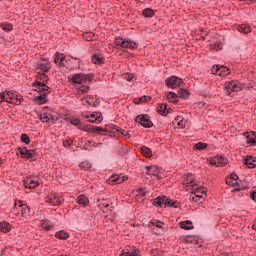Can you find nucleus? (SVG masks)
Returning a JSON list of instances; mask_svg holds the SVG:
<instances>
[{
  "mask_svg": "<svg viewBox=\"0 0 256 256\" xmlns=\"http://www.w3.org/2000/svg\"><path fill=\"white\" fill-rule=\"evenodd\" d=\"M64 147H68V149H71V142L69 140H66L63 142Z\"/></svg>",
  "mask_w": 256,
  "mask_h": 256,
  "instance_id": "774afa93",
  "label": "nucleus"
},
{
  "mask_svg": "<svg viewBox=\"0 0 256 256\" xmlns=\"http://www.w3.org/2000/svg\"><path fill=\"white\" fill-rule=\"evenodd\" d=\"M209 147V144L205 142H198L194 145L193 149L194 151H203V149H207Z\"/></svg>",
  "mask_w": 256,
  "mask_h": 256,
  "instance_id": "72a5a7b5",
  "label": "nucleus"
},
{
  "mask_svg": "<svg viewBox=\"0 0 256 256\" xmlns=\"http://www.w3.org/2000/svg\"><path fill=\"white\" fill-rule=\"evenodd\" d=\"M194 197H192V201L194 203H197L200 199H203V195H207V191L205 190V187H198L194 190Z\"/></svg>",
  "mask_w": 256,
  "mask_h": 256,
  "instance_id": "4468645a",
  "label": "nucleus"
},
{
  "mask_svg": "<svg viewBox=\"0 0 256 256\" xmlns=\"http://www.w3.org/2000/svg\"><path fill=\"white\" fill-rule=\"evenodd\" d=\"M21 142L25 143V145H29V143H31V138H29V135L27 134H21Z\"/></svg>",
  "mask_w": 256,
  "mask_h": 256,
  "instance_id": "79ce46f5",
  "label": "nucleus"
},
{
  "mask_svg": "<svg viewBox=\"0 0 256 256\" xmlns=\"http://www.w3.org/2000/svg\"><path fill=\"white\" fill-rule=\"evenodd\" d=\"M79 167H80L81 169H91L92 164H91V162L85 160V161H83L82 163H80Z\"/></svg>",
  "mask_w": 256,
  "mask_h": 256,
  "instance_id": "37998d69",
  "label": "nucleus"
},
{
  "mask_svg": "<svg viewBox=\"0 0 256 256\" xmlns=\"http://www.w3.org/2000/svg\"><path fill=\"white\" fill-rule=\"evenodd\" d=\"M22 101H24L23 96L17 91H8L6 93L7 103H13V105H21Z\"/></svg>",
  "mask_w": 256,
  "mask_h": 256,
  "instance_id": "20e7f679",
  "label": "nucleus"
},
{
  "mask_svg": "<svg viewBox=\"0 0 256 256\" xmlns=\"http://www.w3.org/2000/svg\"><path fill=\"white\" fill-rule=\"evenodd\" d=\"M135 123H139L145 129H151L153 127V121H151V116L149 114H140L134 119Z\"/></svg>",
  "mask_w": 256,
  "mask_h": 256,
  "instance_id": "7ed1b4c3",
  "label": "nucleus"
},
{
  "mask_svg": "<svg viewBox=\"0 0 256 256\" xmlns=\"http://www.w3.org/2000/svg\"><path fill=\"white\" fill-rule=\"evenodd\" d=\"M40 121L42 123H52V125H55V121L59 120V117L53 113V111L44 112L43 114L39 115Z\"/></svg>",
  "mask_w": 256,
  "mask_h": 256,
  "instance_id": "423d86ee",
  "label": "nucleus"
},
{
  "mask_svg": "<svg viewBox=\"0 0 256 256\" xmlns=\"http://www.w3.org/2000/svg\"><path fill=\"white\" fill-rule=\"evenodd\" d=\"M109 181H111V183L121 184L125 181V176L114 174L110 177Z\"/></svg>",
  "mask_w": 256,
  "mask_h": 256,
  "instance_id": "393cba45",
  "label": "nucleus"
},
{
  "mask_svg": "<svg viewBox=\"0 0 256 256\" xmlns=\"http://www.w3.org/2000/svg\"><path fill=\"white\" fill-rule=\"evenodd\" d=\"M46 203H51L52 205L57 206L61 205V203H63V200H61V198H59L57 194H50L46 198Z\"/></svg>",
  "mask_w": 256,
  "mask_h": 256,
  "instance_id": "a211bd4d",
  "label": "nucleus"
},
{
  "mask_svg": "<svg viewBox=\"0 0 256 256\" xmlns=\"http://www.w3.org/2000/svg\"><path fill=\"white\" fill-rule=\"evenodd\" d=\"M243 163L244 165H246V167H248V169H255L256 167V157L255 156H251V155H247L244 159H243Z\"/></svg>",
  "mask_w": 256,
  "mask_h": 256,
  "instance_id": "dca6fc26",
  "label": "nucleus"
},
{
  "mask_svg": "<svg viewBox=\"0 0 256 256\" xmlns=\"http://www.w3.org/2000/svg\"><path fill=\"white\" fill-rule=\"evenodd\" d=\"M124 79H126V81H133V79H135V75H133L132 73H126L124 75Z\"/></svg>",
  "mask_w": 256,
  "mask_h": 256,
  "instance_id": "864d4df0",
  "label": "nucleus"
},
{
  "mask_svg": "<svg viewBox=\"0 0 256 256\" xmlns=\"http://www.w3.org/2000/svg\"><path fill=\"white\" fill-rule=\"evenodd\" d=\"M46 72H38V75L40 76V81H42V83H47V81H49V76H47V74H45Z\"/></svg>",
  "mask_w": 256,
  "mask_h": 256,
  "instance_id": "c03bdc74",
  "label": "nucleus"
},
{
  "mask_svg": "<svg viewBox=\"0 0 256 256\" xmlns=\"http://www.w3.org/2000/svg\"><path fill=\"white\" fill-rule=\"evenodd\" d=\"M144 17H155V10L151 8H146L142 11Z\"/></svg>",
  "mask_w": 256,
  "mask_h": 256,
  "instance_id": "c9c22d12",
  "label": "nucleus"
},
{
  "mask_svg": "<svg viewBox=\"0 0 256 256\" xmlns=\"http://www.w3.org/2000/svg\"><path fill=\"white\" fill-rule=\"evenodd\" d=\"M180 228L185 229V231H191L193 229V222L191 220H186L180 222Z\"/></svg>",
  "mask_w": 256,
  "mask_h": 256,
  "instance_id": "cd10ccee",
  "label": "nucleus"
},
{
  "mask_svg": "<svg viewBox=\"0 0 256 256\" xmlns=\"http://www.w3.org/2000/svg\"><path fill=\"white\" fill-rule=\"evenodd\" d=\"M51 93V91L48 92H39L40 95L36 96L34 98L35 103L38 105H45L49 100L47 99V95Z\"/></svg>",
  "mask_w": 256,
  "mask_h": 256,
  "instance_id": "2eb2a0df",
  "label": "nucleus"
},
{
  "mask_svg": "<svg viewBox=\"0 0 256 256\" xmlns=\"http://www.w3.org/2000/svg\"><path fill=\"white\" fill-rule=\"evenodd\" d=\"M183 185L186 187H197V180L193 178V175H186L184 176Z\"/></svg>",
  "mask_w": 256,
  "mask_h": 256,
  "instance_id": "f3484780",
  "label": "nucleus"
},
{
  "mask_svg": "<svg viewBox=\"0 0 256 256\" xmlns=\"http://www.w3.org/2000/svg\"><path fill=\"white\" fill-rule=\"evenodd\" d=\"M189 95H191V93H189V90H187L185 88H181L178 91V98L179 99H189Z\"/></svg>",
  "mask_w": 256,
  "mask_h": 256,
  "instance_id": "7c9ffc66",
  "label": "nucleus"
},
{
  "mask_svg": "<svg viewBox=\"0 0 256 256\" xmlns=\"http://www.w3.org/2000/svg\"><path fill=\"white\" fill-rule=\"evenodd\" d=\"M69 83H73V85H83L85 83V74L84 73H76L71 78H68Z\"/></svg>",
  "mask_w": 256,
  "mask_h": 256,
  "instance_id": "f8f14e48",
  "label": "nucleus"
},
{
  "mask_svg": "<svg viewBox=\"0 0 256 256\" xmlns=\"http://www.w3.org/2000/svg\"><path fill=\"white\" fill-rule=\"evenodd\" d=\"M213 75H219L220 77H227V75L231 74V70L225 66H221L219 64L214 65L211 69Z\"/></svg>",
  "mask_w": 256,
  "mask_h": 256,
  "instance_id": "0eeeda50",
  "label": "nucleus"
},
{
  "mask_svg": "<svg viewBox=\"0 0 256 256\" xmlns=\"http://www.w3.org/2000/svg\"><path fill=\"white\" fill-rule=\"evenodd\" d=\"M55 237H56V239H60V241H67V239H69L70 235H69V232H67L65 230H60L55 233Z\"/></svg>",
  "mask_w": 256,
  "mask_h": 256,
  "instance_id": "4be33fe9",
  "label": "nucleus"
},
{
  "mask_svg": "<svg viewBox=\"0 0 256 256\" xmlns=\"http://www.w3.org/2000/svg\"><path fill=\"white\" fill-rule=\"evenodd\" d=\"M246 140H247L248 145H252L253 147H255V145H256V140H255V138L252 136V134L248 135V136L246 137Z\"/></svg>",
  "mask_w": 256,
  "mask_h": 256,
  "instance_id": "a18cd8bd",
  "label": "nucleus"
},
{
  "mask_svg": "<svg viewBox=\"0 0 256 256\" xmlns=\"http://www.w3.org/2000/svg\"><path fill=\"white\" fill-rule=\"evenodd\" d=\"M81 131H85L86 133H97V135H107L103 133L105 130H103L102 127L94 126L91 124H83Z\"/></svg>",
  "mask_w": 256,
  "mask_h": 256,
  "instance_id": "9d476101",
  "label": "nucleus"
},
{
  "mask_svg": "<svg viewBox=\"0 0 256 256\" xmlns=\"http://www.w3.org/2000/svg\"><path fill=\"white\" fill-rule=\"evenodd\" d=\"M116 131L118 133H121L123 137H127L128 139H131V134H129V132L125 131L123 128L118 127Z\"/></svg>",
  "mask_w": 256,
  "mask_h": 256,
  "instance_id": "de8ad7c7",
  "label": "nucleus"
},
{
  "mask_svg": "<svg viewBox=\"0 0 256 256\" xmlns=\"http://www.w3.org/2000/svg\"><path fill=\"white\" fill-rule=\"evenodd\" d=\"M98 207L100 209H107L109 207V200L107 199L98 200Z\"/></svg>",
  "mask_w": 256,
  "mask_h": 256,
  "instance_id": "58836bf2",
  "label": "nucleus"
},
{
  "mask_svg": "<svg viewBox=\"0 0 256 256\" xmlns=\"http://www.w3.org/2000/svg\"><path fill=\"white\" fill-rule=\"evenodd\" d=\"M81 101H82V105H89L90 107H91V105H92V102L91 101H89V100H87V99H85V98H82L81 99Z\"/></svg>",
  "mask_w": 256,
  "mask_h": 256,
  "instance_id": "69168bd1",
  "label": "nucleus"
},
{
  "mask_svg": "<svg viewBox=\"0 0 256 256\" xmlns=\"http://www.w3.org/2000/svg\"><path fill=\"white\" fill-rule=\"evenodd\" d=\"M239 33H244V35H247V33H251V26L247 24H241L238 26Z\"/></svg>",
  "mask_w": 256,
  "mask_h": 256,
  "instance_id": "473e14b6",
  "label": "nucleus"
},
{
  "mask_svg": "<svg viewBox=\"0 0 256 256\" xmlns=\"http://www.w3.org/2000/svg\"><path fill=\"white\" fill-rule=\"evenodd\" d=\"M0 231L2 233H9L11 231V224L9 222H0Z\"/></svg>",
  "mask_w": 256,
  "mask_h": 256,
  "instance_id": "2f4dec72",
  "label": "nucleus"
},
{
  "mask_svg": "<svg viewBox=\"0 0 256 256\" xmlns=\"http://www.w3.org/2000/svg\"><path fill=\"white\" fill-rule=\"evenodd\" d=\"M184 241H185V243H195V238H194V236H186L184 238Z\"/></svg>",
  "mask_w": 256,
  "mask_h": 256,
  "instance_id": "4d7b16f0",
  "label": "nucleus"
},
{
  "mask_svg": "<svg viewBox=\"0 0 256 256\" xmlns=\"http://www.w3.org/2000/svg\"><path fill=\"white\" fill-rule=\"evenodd\" d=\"M36 69L41 71L40 73H49L51 71V62L43 58L36 63Z\"/></svg>",
  "mask_w": 256,
  "mask_h": 256,
  "instance_id": "1a4fd4ad",
  "label": "nucleus"
},
{
  "mask_svg": "<svg viewBox=\"0 0 256 256\" xmlns=\"http://www.w3.org/2000/svg\"><path fill=\"white\" fill-rule=\"evenodd\" d=\"M239 179V176L235 173L230 174V176H228L225 181H226V185H229L230 187H235V185H237V180Z\"/></svg>",
  "mask_w": 256,
  "mask_h": 256,
  "instance_id": "aec40b11",
  "label": "nucleus"
},
{
  "mask_svg": "<svg viewBox=\"0 0 256 256\" xmlns=\"http://www.w3.org/2000/svg\"><path fill=\"white\" fill-rule=\"evenodd\" d=\"M17 151H18V153L20 154L21 158H22V159H25V157H26V147H24V148H18Z\"/></svg>",
  "mask_w": 256,
  "mask_h": 256,
  "instance_id": "603ef678",
  "label": "nucleus"
},
{
  "mask_svg": "<svg viewBox=\"0 0 256 256\" xmlns=\"http://www.w3.org/2000/svg\"><path fill=\"white\" fill-rule=\"evenodd\" d=\"M210 165H215L217 167L218 165L217 156L210 159Z\"/></svg>",
  "mask_w": 256,
  "mask_h": 256,
  "instance_id": "0e129e2a",
  "label": "nucleus"
},
{
  "mask_svg": "<svg viewBox=\"0 0 256 256\" xmlns=\"http://www.w3.org/2000/svg\"><path fill=\"white\" fill-rule=\"evenodd\" d=\"M167 107V104H159L157 107V113L163 117H167V115H169V109Z\"/></svg>",
  "mask_w": 256,
  "mask_h": 256,
  "instance_id": "5701e85b",
  "label": "nucleus"
},
{
  "mask_svg": "<svg viewBox=\"0 0 256 256\" xmlns=\"http://www.w3.org/2000/svg\"><path fill=\"white\" fill-rule=\"evenodd\" d=\"M24 187L26 189H36V187H39V181L35 180L33 177H27L23 180Z\"/></svg>",
  "mask_w": 256,
  "mask_h": 256,
  "instance_id": "ddd939ff",
  "label": "nucleus"
},
{
  "mask_svg": "<svg viewBox=\"0 0 256 256\" xmlns=\"http://www.w3.org/2000/svg\"><path fill=\"white\" fill-rule=\"evenodd\" d=\"M239 89V85L235 81H228L224 83L225 95L233 97V93Z\"/></svg>",
  "mask_w": 256,
  "mask_h": 256,
  "instance_id": "6e6552de",
  "label": "nucleus"
},
{
  "mask_svg": "<svg viewBox=\"0 0 256 256\" xmlns=\"http://www.w3.org/2000/svg\"><path fill=\"white\" fill-rule=\"evenodd\" d=\"M165 83L168 89H177V87H181V85H183V79L177 76H170L165 80Z\"/></svg>",
  "mask_w": 256,
  "mask_h": 256,
  "instance_id": "39448f33",
  "label": "nucleus"
},
{
  "mask_svg": "<svg viewBox=\"0 0 256 256\" xmlns=\"http://www.w3.org/2000/svg\"><path fill=\"white\" fill-rule=\"evenodd\" d=\"M35 155V150L33 149H27L26 147V156L25 159H33V156Z\"/></svg>",
  "mask_w": 256,
  "mask_h": 256,
  "instance_id": "09e8293b",
  "label": "nucleus"
},
{
  "mask_svg": "<svg viewBox=\"0 0 256 256\" xmlns=\"http://www.w3.org/2000/svg\"><path fill=\"white\" fill-rule=\"evenodd\" d=\"M42 227L45 229V231H53V225L47 222H42Z\"/></svg>",
  "mask_w": 256,
  "mask_h": 256,
  "instance_id": "8fccbe9b",
  "label": "nucleus"
},
{
  "mask_svg": "<svg viewBox=\"0 0 256 256\" xmlns=\"http://www.w3.org/2000/svg\"><path fill=\"white\" fill-rule=\"evenodd\" d=\"M91 59H92V63H94V65L105 64V58L101 57V55H99V54L92 55Z\"/></svg>",
  "mask_w": 256,
  "mask_h": 256,
  "instance_id": "b1692460",
  "label": "nucleus"
},
{
  "mask_svg": "<svg viewBox=\"0 0 256 256\" xmlns=\"http://www.w3.org/2000/svg\"><path fill=\"white\" fill-rule=\"evenodd\" d=\"M83 39H85L86 41H93V36H91V34L89 33H85L83 34Z\"/></svg>",
  "mask_w": 256,
  "mask_h": 256,
  "instance_id": "052dcab7",
  "label": "nucleus"
},
{
  "mask_svg": "<svg viewBox=\"0 0 256 256\" xmlns=\"http://www.w3.org/2000/svg\"><path fill=\"white\" fill-rule=\"evenodd\" d=\"M217 167H223L229 163V160L221 155H216Z\"/></svg>",
  "mask_w": 256,
  "mask_h": 256,
  "instance_id": "c756f323",
  "label": "nucleus"
},
{
  "mask_svg": "<svg viewBox=\"0 0 256 256\" xmlns=\"http://www.w3.org/2000/svg\"><path fill=\"white\" fill-rule=\"evenodd\" d=\"M95 77V75H93L92 73L90 74H84V83L89 81V83H91V81H93V78Z\"/></svg>",
  "mask_w": 256,
  "mask_h": 256,
  "instance_id": "3c124183",
  "label": "nucleus"
},
{
  "mask_svg": "<svg viewBox=\"0 0 256 256\" xmlns=\"http://www.w3.org/2000/svg\"><path fill=\"white\" fill-rule=\"evenodd\" d=\"M101 103V100L99 98H95L94 102L92 103L91 107H97Z\"/></svg>",
  "mask_w": 256,
  "mask_h": 256,
  "instance_id": "338daca9",
  "label": "nucleus"
},
{
  "mask_svg": "<svg viewBox=\"0 0 256 256\" xmlns=\"http://www.w3.org/2000/svg\"><path fill=\"white\" fill-rule=\"evenodd\" d=\"M54 63L55 65H59V63H61V54L56 53Z\"/></svg>",
  "mask_w": 256,
  "mask_h": 256,
  "instance_id": "13d9d810",
  "label": "nucleus"
},
{
  "mask_svg": "<svg viewBox=\"0 0 256 256\" xmlns=\"http://www.w3.org/2000/svg\"><path fill=\"white\" fill-rule=\"evenodd\" d=\"M146 169V175H155L153 171V166H145Z\"/></svg>",
  "mask_w": 256,
  "mask_h": 256,
  "instance_id": "5fc2aeb1",
  "label": "nucleus"
},
{
  "mask_svg": "<svg viewBox=\"0 0 256 256\" xmlns=\"http://www.w3.org/2000/svg\"><path fill=\"white\" fill-rule=\"evenodd\" d=\"M125 41L126 39H124L123 37H116L114 40V44L117 45L118 47H123L125 48Z\"/></svg>",
  "mask_w": 256,
  "mask_h": 256,
  "instance_id": "e433bc0d",
  "label": "nucleus"
},
{
  "mask_svg": "<svg viewBox=\"0 0 256 256\" xmlns=\"http://www.w3.org/2000/svg\"><path fill=\"white\" fill-rule=\"evenodd\" d=\"M18 203H14V207L12 209L13 215H16V217H27V215H29V207L23 204V201L21 200H19Z\"/></svg>",
  "mask_w": 256,
  "mask_h": 256,
  "instance_id": "f03ea898",
  "label": "nucleus"
},
{
  "mask_svg": "<svg viewBox=\"0 0 256 256\" xmlns=\"http://www.w3.org/2000/svg\"><path fill=\"white\" fill-rule=\"evenodd\" d=\"M140 151L144 157H147L148 159H151L153 157V151H151V148L147 146H142L140 148Z\"/></svg>",
  "mask_w": 256,
  "mask_h": 256,
  "instance_id": "a878e982",
  "label": "nucleus"
},
{
  "mask_svg": "<svg viewBox=\"0 0 256 256\" xmlns=\"http://www.w3.org/2000/svg\"><path fill=\"white\" fill-rule=\"evenodd\" d=\"M81 93H89V86L82 85L80 88Z\"/></svg>",
  "mask_w": 256,
  "mask_h": 256,
  "instance_id": "bf43d9fd",
  "label": "nucleus"
},
{
  "mask_svg": "<svg viewBox=\"0 0 256 256\" xmlns=\"http://www.w3.org/2000/svg\"><path fill=\"white\" fill-rule=\"evenodd\" d=\"M103 122V114L101 112H94L90 114V119H88V123H102Z\"/></svg>",
  "mask_w": 256,
  "mask_h": 256,
  "instance_id": "6ab92c4d",
  "label": "nucleus"
},
{
  "mask_svg": "<svg viewBox=\"0 0 256 256\" xmlns=\"http://www.w3.org/2000/svg\"><path fill=\"white\" fill-rule=\"evenodd\" d=\"M65 56L62 54V57H60L59 67H65Z\"/></svg>",
  "mask_w": 256,
  "mask_h": 256,
  "instance_id": "e2e57ef3",
  "label": "nucleus"
},
{
  "mask_svg": "<svg viewBox=\"0 0 256 256\" xmlns=\"http://www.w3.org/2000/svg\"><path fill=\"white\" fill-rule=\"evenodd\" d=\"M139 44L135 41L125 40L124 42V49H138Z\"/></svg>",
  "mask_w": 256,
  "mask_h": 256,
  "instance_id": "c85d7f7f",
  "label": "nucleus"
},
{
  "mask_svg": "<svg viewBox=\"0 0 256 256\" xmlns=\"http://www.w3.org/2000/svg\"><path fill=\"white\" fill-rule=\"evenodd\" d=\"M117 128H119V126H117V125H113V124H107L106 126H105V128H103V134L104 135H107V133H109V129H115L116 131H117Z\"/></svg>",
  "mask_w": 256,
  "mask_h": 256,
  "instance_id": "ea45409f",
  "label": "nucleus"
},
{
  "mask_svg": "<svg viewBox=\"0 0 256 256\" xmlns=\"http://www.w3.org/2000/svg\"><path fill=\"white\" fill-rule=\"evenodd\" d=\"M151 223L154 227H158V229H163V222H161V221H155V222L151 221Z\"/></svg>",
  "mask_w": 256,
  "mask_h": 256,
  "instance_id": "6e6d98bb",
  "label": "nucleus"
},
{
  "mask_svg": "<svg viewBox=\"0 0 256 256\" xmlns=\"http://www.w3.org/2000/svg\"><path fill=\"white\" fill-rule=\"evenodd\" d=\"M137 253H139V250H134L132 252L123 250L120 256H137Z\"/></svg>",
  "mask_w": 256,
  "mask_h": 256,
  "instance_id": "a19ab883",
  "label": "nucleus"
},
{
  "mask_svg": "<svg viewBox=\"0 0 256 256\" xmlns=\"http://www.w3.org/2000/svg\"><path fill=\"white\" fill-rule=\"evenodd\" d=\"M154 207H173L177 209L179 207V202L174 201L173 199L168 198L167 196H158L153 200Z\"/></svg>",
  "mask_w": 256,
  "mask_h": 256,
  "instance_id": "f257e3e1",
  "label": "nucleus"
},
{
  "mask_svg": "<svg viewBox=\"0 0 256 256\" xmlns=\"http://www.w3.org/2000/svg\"><path fill=\"white\" fill-rule=\"evenodd\" d=\"M76 203H78V205H82V207H89V198H87L85 194H81L77 197Z\"/></svg>",
  "mask_w": 256,
  "mask_h": 256,
  "instance_id": "412c9836",
  "label": "nucleus"
},
{
  "mask_svg": "<svg viewBox=\"0 0 256 256\" xmlns=\"http://www.w3.org/2000/svg\"><path fill=\"white\" fill-rule=\"evenodd\" d=\"M32 87H36L35 91H38V93H49L51 91V87L47 86L44 82L35 80L32 83Z\"/></svg>",
  "mask_w": 256,
  "mask_h": 256,
  "instance_id": "9b49d317",
  "label": "nucleus"
},
{
  "mask_svg": "<svg viewBox=\"0 0 256 256\" xmlns=\"http://www.w3.org/2000/svg\"><path fill=\"white\" fill-rule=\"evenodd\" d=\"M1 29H3V31H6L7 33H9V31H13V26L11 25V23L8 22H3L0 25Z\"/></svg>",
  "mask_w": 256,
  "mask_h": 256,
  "instance_id": "4c0bfd02",
  "label": "nucleus"
},
{
  "mask_svg": "<svg viewBox=\"0 0 256 256\" xmlns=\"http://www.w3.org/2000/svg\"><path fill=\"white\" fill-rule=\"evenodd\" d=\"M3 101H7V96L5 92H0V103H3Z\"/></svg>",
  "mask_w": 256,
  "mask_h": 256,
  "instance_id": "680f3d73",
  "label": "nucleus"
},
{
  "mask_svg": "<svg viewBox=\"0 0 256 256\" xmlns=\"http://www.w3.org/2000/svg\"><path fill=\"white\" fill-rule=\"evenodd\" d=\"M149 101H151L150 96H142L138 99V102H136V104L139 105V103H149Z\"/></svg>",
  "mask_w": 256,
  "mask_h": 256,
  "instance_id": "49530a36",
  "label": "nucleus"
},
{
  "mask_svg": "<svg viewBox=\"0 0 256 256\" xmlns=\"http://www.w3.org/2000/svg\"><path fill=\"white\" fill-rule=\"evenodd\" d=\"M167 99L170 103H179V95L173 91L167 94Z\"/></svg>",
  "mask_w": 256,
  "mask_h": 256,
  "instance_id": "bb28decb",
  "label": "nucleus"
},
{
  "mask_svg": "<svg viewBox=\"0 0 256 256\" xmlns=\"http://www.w3.org/2000/svg\"><path fill=\"white\" fill-rule=\"evenodd\" d=\"M71 125H74V127H77V129H83V123L78 118H72L70 120Z\"/></svg>",
  "mask_w": 256,
  "mask_h": 256,
  "instance_id": "f704fd0d",
  "label": "nucleus"
}]
</instances>
